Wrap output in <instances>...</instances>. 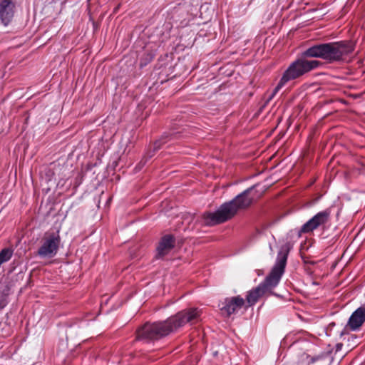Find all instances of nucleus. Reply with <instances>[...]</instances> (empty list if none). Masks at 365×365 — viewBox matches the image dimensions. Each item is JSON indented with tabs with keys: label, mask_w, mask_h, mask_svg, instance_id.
Here are the masks:
<instances>
[{
	"label": "nucleus",
	"mask_w": 365,
	"mask_h": 365,
	"mask_svg": "<svg viewBox=\"0 0 365 365\" xmlns=\"http://www.w3.org/2000/svg\"><path fill=\"white\" fill-rule=\"evenodd\" d=\"M175 246V239L172 235H168L162 237L157 247L158 257H163L168 254Z\"/></svg>",
	"instance_id": "obj_11"
},
{
	"label": "nucleus",
	"mask_w": 365,
	"mask_h": 365,
	"mask_svg": "<svg viewBox=\"0 0 365 365\" xmlns=\"http://www.w3.org/2000/svg\"><path fill=\"white\" fill-rule=\"evenodd\" d=\"M13 255V250L10 248H4L0 252V267L3 263L7 262Z\"/></svg>",
	"instance_id": "obj_12"
},
{
	"label": "nucleus",
	"mask_w": 365,
	"mask_h": 365,
	"mask_svg": "<svg viewBox=\"0 0 365 365\" xmlns=\"http://www.w3.org/2000/svg\"><path fill=\"white\" fill-rule=\"evenodd\" d=\"M61 237L58 232L46 233L37 254L41 258H52L58 252Z\"/></svg>",
	"instance_id": "obj_6"
},
{
	"label": "nucleus",
	"mask_w": 365,
	"mask_h": 365,
	"mask_svg": "<svg viewBox=\"0 0 365 365\" xmlns=\"http://www.w3.org/2000/svg\"><path fill=\"white\" fill-rule=\"evenodd\" d=\"M200 315L197 308H190L178 312L166 320L145 323L137 331V339L150 341L158 340L177 331L187 323H194Z\"/></svg>",
	"instance_id": "obj_1"
},
{
	"label": "nucleus",
	"mask_w": 365,
	"mask_h": 365,
	"mask_svg": "<svg viewBox=\"0 0 365 365\" xmlns=\"http://www.w3.org/2000/svg\"><path fill=\"white\" fill-rule=\"evenodd\" d=\"M309 345H310V343L308 341L304 340V339L294 341L292 344V346H296V347L300 346L302 348H305Z\"/></svg>",
	"instance_id": "obj_15"
},
{
	"label": "nucleus",
	"mask_w": 365,
	"mask_h": 365,
	"mask_svg": "<svg viewBox=\"0 0 365 365\" xmlns=\"http://www.w3.org/2000/svg\"><path fill=\"white\" fill-rule=\"evenodd\" d=\"M169 136L170 135H163L161 139L157 140L154 144V150H157L160 149L161 145L166 143V140H165V139L168 138Z\"/></svg>",
	"instance_id": "obj_16"
},
{
	"label": "nucleus",
	"mask_w": 365,
	"mask_h": 365,
	"mask_svg": "<svg viewBox=\"0 0 365 365\" xmlns=\"http://www.w3.org/2000/svg\"><path fill=\"white\" fill-rule=\"evenodd\" d=\"M329 356V352L323 351L316 356H309V363L314 364L317 361L324 360L326 358H327Z\"/></svg>",
	"instance_id": "obj_13"
},
{
	"label": "nucleus",
	"mask_w": 365,
	"mask_h": 365,
	"mask_svg": "<svg viewBox=\"0 0 365 365\" xmlns=\"http://www.w3.org/2000/svg\"><path fill=\"white\" fill-rule=\"evenodd\" d=\"M365 322V305L356 309L349 317L348 325L351 330H357Z\"/></svg>",
	"instance_id": "obj_10"
},
{
	"label": "nucleus",
	"mask_w": 365,
	"mask_h": 365,
	"mask_svg": "<svg viewBox=\"0 0 365 365\" xmlns=\"http://www.w3.org/2000/svg\"><path fill=\"white\" fill-rule=\"evenodd\" d=\"M6 297L4 295H1L0 297V309H3L7 304Z\"/></svg>",
	"instance_id": "obj_17"
},
{
	"label": "nucleus",
	"mask_w": 365,
	"mask_h": 365,
	"mask_svg": "<svg viewBox=\"0 0 365 365\" xmlns=\"http://www.w3.org/2000/svg\"><path fill=\"white\" fill-rule=\"evenodd\" d=\"M341 346H342L341 344H337V345H336V346H337V350H339V349H341Z\"/></svg>",
	"instance_id": "obj_18"
},
{
	"label": "nucleus",
	"mask_w": 365,
	"mask_h": 365,
	"mask_svg": "<svg viewBox=\"0 0 365 365\" xmlns=\"http://www.w3.org/2000/svg\"><path fill=\"white\" fill-rule=\"evenodd\" d=\"M354 50V45L348 41L319 43L314 45L303 53L304 57L319 58L329 63L339 62L344 57L351 53Z\"/></svg>",
	"instance_id": "obj_4"
},
{
	"label": "nucleus",
	"mask_w": 365,
	"mask_h": 365,
	"mask_svg": "<svg viewBox=\"0 0 365 365\" xmlns=\"http://www.w3.org/2000/svg\"><path fill=\"white\" fill-rule=\"evenodd\" d=\"M175 135H176L175 134H171V135H170V138H171L172 139H174V138H175Z\"/></svg>",
	"instance_id": "obj_19"
},
{
	"label": "nucleus",
	"mask_w": 365,
	"mask_h": 365,
	"mask_svg": "<svg viewBox=\"0 0 365 365\" xmlns=\"http://www.w3.org/2000/svg\"><path fill=\"white\" fill-rule=\"evenodd\" d=\"M245 300L240 296L225 298L219 304V307L223 316L229 317L236 314L242 308Z\"/></svg>",
	"instance_id": "obj_7"
},
{
	"label": "nucleus",
	"mask_w": 365,
	"mask_h": 365,
	"mask_svg": "<svg viewBox=\"0 0 365 365\" xmlns=\"http://www.w3.org/2000/svg\"><path fill=\"white\" fill-rule=\"evenodd\" d=\"M297 365H310L309 355L307 353L302 354L299 357Z\"/></svg>",
	"instance_id": "obj_14"
},
{
	"label": "nucleus",
	"mask_w": 365,
	"mask_h": 365,
	"mask_svg": "<svg viewBox=\"0 0 365 365\" xmlns=\"http://www.w3.org/2000/svg\"><path fill=\"white\" fill-rule=\"evenodd\" d=\"M15 12V4L12 0L0 1V21L7 26L12 21Z\"/></svg>",
	"instance_id": "obj_9"
},
{
	"label": "nucleus",
	"mask_w": 365,
	"mask_h": 365,
	"mask_svg": "<svg viewBox=\"0 0 365 365\" xmlns=\"http://www.w3.org/2000/svg\"><path fill=\"white\" fill-rule=\"evenodd\" d=\"M289 249L288 244L281 247L269 274L262 283L247 293L246 299L250 306L254 305L259 297L277 286L285 270Z\"/></svg>",
	"instance_id": "obj_2"
},
{
	"label": "nucleus",
	"mask_w": 365,
	"mask_h": 365,
	"mask_svg": "<svg viewBox=\"0 0 365 365\" xmlns=\"http://www.w3.org/2000/svg\"><path fill=\"white\" fill-rule=\"evenodd\" d=\"M330 212L327 210H324L318 212L306 223L303 225L301 228L302 232H310L327 222L329 217Z\"/></svg>",
	"instance_id": "obj_8"
},
{
	"label": "nucleus",
	"mask_w": 365,
	"mask_h": 365,
	"mask_svg": "<svg viewBox=\"0 0 365 365\" xmlns=\"http://www.w3.org/2000/svg\"><path fill=\"white\" fill-rule=\"evenodd\" d=\"M302 55L301 58L293 61L284 71L278 84L274 89L269 100L289 81L295 80L305 73L318 68L322 63L317 60H307Z\"/></svg>",
	"instance_id": "obj_5"
},
{
	"label": "nucleus",
	"mask_w": 365,
	"mask_h": 365,
	"mask_svg": "<svg viewBox=\"0 0 365 365\" xmlns=\"http://www.w3.org/2000/svg\"><path fill=\"white\" fill-rule=\"evenodd\" d=\"M254 187H250L237 195L232 200L222 204L215 212L205 213L202 216V223L212 226L222 223L232 218L239 210L249 207L252 197L250 196Z\"/></svg>",
	"instance_id": "obj_3"
}]
</instances>
